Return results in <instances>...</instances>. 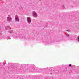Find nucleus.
<instances>
[{
	"label": "nucleus",
	"instance_id": "nucleus-21",
	"mask_svg": "<svg viewBox=\"0 0 79 79\" xmlns=\"http://www.w3.org/2000/svg\"><path fill=\"white\" fill-rule=\"evenodd\" d=\"M39 1H41V0H39Z\"/></svg>",
	"mask_w": 79,
	"mask_h": 79
},
{
	"label": "nucleus",
	"instance_id": "nucleus-11",
	"mask_svg": "<svg viewBox=\"0 0 79 79\" xmlns=\"http://www.w3.org/2000/svg\"><path fill=\"white\" fill-rule=\"evenodd\" d=\"M8 32H9V33H13V31L12 30H9V31H8Z\"/></svg>",
	"mask_w": 79,
	"mask_h": 79
},
{
	"label": "nucleus",
	"instance_id": "nucleus-12",
	"mask_svg": "<svg viewBox=\"0 0 79 79\" xmlns=\"http://www.w3.org/2000/svg\"><path fill=\"white\" fill-rule=\"evenodd\" d=\"M77 40L79 42V36L77 37Z\"/></svg>",
	"mask_w": 79,
	"mask_h": 79
},
{
	"label": "nucleus",
	"instance_id": "nucleus-16",
	"mask_svg": "<svg viewBox=\"0 0 79 79\" xmlns=\"http://www.w3.org/2000/svg\"><path fill=\"white\" fill-rule=\"evenodd\" d=\"M69 67H71V64H70L69 65Z\"/></svg>",
	"mask_w": 79,
	"mask_h": 79
},
{
	"label": "nucleus",
	"instance_id": "nucleus-13",
	"mask_svg": "<svg viewBox=\"0 0 79 79\" xmlns=\"http://www.w3.org/2000/svg\"><path fill=\"white\" fill-rule=\"evenodd\" d=\"M66 31L67 32H71V31L70 30H66Z\"/></svg>",
	"mask_w": 79,
	"mask_h": 79
},
{
	"label": "nucleus",
	"instance_id": "nucleus-6",
	"mask_svg": "<svg viewBox=\"0 0 79 79\" xmlns=\"http://www.w3.org/2000/svg\"><path fill=\"white\" fill-rule=\"evenodd\" d=\"M5 29L6 30H8V29L10 30V29H11V27H10V26H7L6 27Z\"/></svg>",
	"mask_w": 79,
	"mask_h": 79
},
{
	"label": "nucleus",
	"instance_id": "nucleus-17",
	"mask_svg": "<svg viewBox=\"0 0 79 79\" xmlns=\"http://www.w3.org/2000/svg\"><path fill=\"white\" fill-rule=\"evenodd\" d=\"M2 64H4V65H5V64H6V63H2Z\"/></svg>",
	"mask_w": 79,
	"mask_h": 79
},
{
	"label": "nucleus",
	"instance_id": "nucleus-15",
	"mask_svg": "<svg viewBox=\"0 0 79 79\" xmlns=\"http://www.w3.org/2000/svg\"><path fill=\"white\" fill-rule=\"evenodd\" d=\"M66 36L67 37H69V34L67 33L66 34Z\"/></svg>",
	"mask_w": 79,
	"mask_h": 79
},
{
	"label": "nucleus",
	"instance_id": "nucleus-14",
	"mask_svg": "<svg viewBox=\"0 0 79 79\" xmlns=\"http://www.w3.org/2000/svg\"><path fill=\"white\" fill-rule=\"evenodd\" d=\"M61 8L62 10H64V6H63Z\"/></svg>",
	"mask_w": 79,
	"mask_h": 79
},
{
	"label": "nucleus",
	"instance_id": "nucleus-7",
	"mask_svg": "<svg viewBox=\"0 0 79 79\" xmlns=\"http://www.w3.org/2000/svg\"><path fill=\"white\" fill-rule=\"evenodd\" d=\"M0 32H1V30H0V39H1L3 38V36H2V33Z\"/></svg>",
	"mask_w": 79,
	"mask_h": 79
},
{
	"label": "nucleus",
	"instance_id": "nucleus-4",
	"mask_svg": "<svg viewBox=\"0 0 79 79\" xmlns=\"http://www.w3.org/2000/svg\"><path fill=\"white\" fill-rule=\"evenodd\" d=\"M33 16L34 18H37V14L35 11H33Z\"/></svg>",
	"mask_w": 79,
	"mask_h": 79
},
{
	"label": "nucleus",
	"instance_id": "nucleus-1",
	"mask_svg": "<svg viewBox=\"0 0 79 79\" xmlns=\"http://www.w3.org/2000/svg\"><path fill=\"white\" fill-rule=\"evenodd\" d=\"M14 39H18L20 38V36L16 33H15L14 35Z\"/></svg>",
	"mask_w": 79,
	"mask_h": 79
},
{
	"label": "nucleus",
	"instance_id": "nucleus-20",
	"mask_svg": "<svg viewBox=\"0 0 79 79\" xmlns=\"http://www.w3.org/2000/svg\"><path fill=\"white\" fill-rule=\"evenodd\" d=\"M4 63H6V61H4Z\"/></svg>",
	"mask_w": 79,
	"mask_h": 79
},
{
	"label": "nucleus",
	"instance_id": "nucleus-10",
	"mask_svg": "<svg viewBox=\"0 0 79 79\" xmlns=\"http://www.w3.org/2000/svg\"><path fill=\"white\" fill-rule=\"evenodd\" d=\"M45 42L46 44H47L48 45V44H49V40H46L45 41Z\"/></svg>",
	"mask_w": 79,
	"mask_h": 79
},
{
	"label": "nucleus",
	"instance_id": "nucleus-8",
	"mask_svg": "<svg viewBox=\"0 0 79 79\" xmlns=\"http://www.w3.org/2000/svg\"><path fill=\"white\" fill-rule=\"evenodd\" d=\"M15 21H19V18H18V17H15Z\"/></svg>",
	"mask_w": 79,
	"mask_h": 79
},
{
	"label": "nucleus",
	"instance_id": "nucleus-9",
	"mask_svg": "<svg viewBox=\"0 0 79 79\" xmlns=\"http://www.w3.org/2000/svg\"><path fill=\"white\" fill-rule=\"evenodd\" d=\"M6 39L7 40H9L11 39V38H10V37H9V36H6Z\"/></svg>",
	"mask_w": 79,
	"mask_h": 79
},
{
	"label": "nucleus",
	"instance_id": "nucleus-19",
	"mask_svg": "<svg viewBox=\"0 0 79 79\" xmlns=\"http://www.w3.org/2000/svg\"><path fill=\"white\" fill-rule=\"evenodd\" d=\"M20 38H23V36H20Z\"/></svg>",
	"mask_w": 79,
	"mask_h": 79
},
{
	"label": "nucleus",
	"instance_id": "nucleus-3",
	"mask_svg": "<svg viewBox=\"0 0 79 79\" xmlns=\"http://www.w3.org/2000/svg\"><path fill=\"white\" fill-rule=\"evenodd\" d=\"M31 68H32L31 71H35V66L33 64H32L31 65Z\"/></svg>",
	"mask_w": 79,
	"mask_h": 79
},
{
	"label": "nucleus",
	"instance_id": "nucleus-18",
	"mask_svg": "<svg viewBox=\"0 0 79 79\" xmlns=\"http://www.w3.org/2000/svg\"><path fill=\"white\" fill-rule=\"evenodd\" d=\"M3 66H1V65H0V69H1V68H2V67Z\"/></svg>",
	"mask_w": 79,
	"mask_h": 79
},
{
	"label": "nucleus",
	"instance_id": "nucleus-5",
	"mask_svg": "<svg viewBox=\"0 0 79 79\" xmlns=\"http://www.w3.org/2000/svg\"><path fill=\"white\" fill-rule=\"evenodd\" d=\"M27 21L29 24H30L31 23V19L29 17H27Z\"/></svg>",
	"mask_w": 79,
	"mask_h": 79
},
{
	"label": "nucleus",
	"instance_id": "nucleus-2",
	"mask_svg": "<svg viewBox=\"0 0 79 79\" xmlns=\"http://www.w3.org/2000/svg\"><path fill=\"white\" fill-rule=\"evenodd\" d=\"M7 20L8 22H11V20H12V19L11 17V16L9 15L7 18Z\"/></svg>",
	"mask_w": 79,
	"mask_h": 79
}]
</instances>
